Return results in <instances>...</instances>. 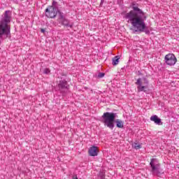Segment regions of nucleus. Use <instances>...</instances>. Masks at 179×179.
<instances>
[{
  "mask_svg": "<svg viewBox=\"0 0 179 179\" xmlns=\"http://www.w3.org/2000/svg\"><path fill=\"white\" fill-rule=\"evenodd\" d=\"M165 62L167 65H176L177 58H176L174 54L169 53L165 56Z\"/></svg>",
  "mask_w": 179,
  "mask_h": 179,
  "instance_id": "obj_7",
  "label": "nucleus"
},
{
  "mask_svg": "<svg viewBox=\"0 0 179 179\" xmlns=\"http://www.w3.org/2000/svg\"><path fill=\"white\" fill-rule=\"evenodd\" d=\"M133 148H134V149H136L137 150L138 149H141V148H142V145H141V144H139L138 143H134L132 144Z\"/></svg>",
  "mask_w": 179,
  "mask_h": 179,
  "instance_id": "obj_14",
  "label": "nucleus"
},
{
  "mask_svg": "<svg viewBox=\"0 0 179 179\" xmlns=\"http://www.w3.org/2000/svg\"><path fill=\"white\" fill-rule=\"evenodd\" d=\"M45 15L46 17H49L50 19H54L57 16V8L53 6H49L45 12Z\"/></svg>",
  "mask_w": 179,
  "mask_h": 179,
  "instance_id": "obj_6",
  "label": "nucleus"
},
{
  "mask_svg": "<svg viewBox=\"0 0 179 179\" xmlns=\"http://www.w3.org/2000/svg\"><path fill=\"white\" fill-rule=\"evenodd\" d=\"M50 72H51V71L50 70V69H45L43 70V73L48 74V73H50Z\"/></svg>",
  "mask_w": 179,
  "mask_h": 179,
  "instance_id": "obj_15",
  "label": "nucleus"
},
{
  "mask_svg": "<svg viewBox=\"0 0 179 179\" xmlns=\"http://www.w3.org/2000/svg\"><path fill=\"white\" fill-rule=\"evenodd\" d=\"M126 19H128V23H130L131 27L130 30H133L134 33H143L146 30V24L145 23V13L139 8L133 6V10L126 13Z\"/></svg>",
  "mask_w": 179,
  "mask_h": 179,
  "instance_id": "obj_1",
  "label": "nucleus"
},
{
  "mask_svg": "<svg viewBox=\"0 0 179 179\" xmlns=\"http://www.w3.org/2000/svg\"><path fill=\"white\" fill-rule=\"evenodd\" d=\"M10 11H6L3 18L0 21V40L8 38L10 34Z\"/></svg>",
  "mask_w": 179,
  "mask_h": 179,
  "instance_id": "obj_2",
  "label": "nucleus"
},
{
  "mask_svg": "<svg viewBox=\"0 0 179 179\" xmlns=\"http://www.w3.org/2000/svg\"><path fill=\"white\" fill-rule=\"evenodd\" d=\"M59 17L57 19V22L62 24V26H65L66 27H71L72 29L73 27V24H69V21L65 18L64 16V13L61 11H58Z\"/></svg>",
  "mask_w": 179,
  "mask_h": 179,
  "instance_id": "obj_5",
  "label": "nucleus"
},
{
  "mask_svg": "<svg viewBox=\"0 0 179 179\" xmlns=\"http://www.w3.org/2000/svg\"><path fill=\"white\" fill-rule=\"evenodd\" d=\"M136 85H137L138 92H144L146 93L149 90V81L145 78H138L136 80Z\"/></svg>",
  "mask_w": 179,
  "mask_h": 179,
  "instance_id": "obj_4",
  "label": "nucleus"
},
{
  "mask_svg": "<svg viewBox=\"0 0 179 179\" xmlns=\"http://www.w3.org/2000/svg\"><path fill=\"white\" fill-rule=\"evenodd\" d=\"M67 86H68V83L65 80L60 81L59 83L58 84L59 89H65L67 87Z\"/></svg>",
  "mask_w": 179,
  "mask_h": 179,
  "instance_id": "obj_11",
  "label": "nucleus"
},
{
  "mask_svg": "<svg viewBox=\"0 0 179 179\" xmlns=\"http://www.w3.org/2000/svg\"><path fill=\"white\" fill-rule=\"evenodd\" d=\"M117 113H104L102 115V122L105 127L114 129V122L115 121V116Z\"/></svg>",
  "mask_w": 179,
  "mask_h": 179,
  "instance_id": "obj_3",
  "label": "nucleus"
},
{
  "mask_svg": "<svg viewBox=\"0 0 179 179\" xmlns=\"http://www.w3.org/2000/svg\"><path fill=\"white\" fill-rule=\"evenodd\" d=\"M88 153L90 156H97V155H99V148H97L96 146H92L90 148Z\"/></svg>",
  "mask_w": 179,
  "mask_h": 179,
  "instance_id": "obj_8",
  "label": "nucleus"
},
{
  "mask_svg": "<svg viewBox=\"0 0 179 179\" xmlns=\"http://www.w3.org/2000/svg\"><path fill=\"white\" fill-rule=\"evenodd\" d=\"M118 62H120V56H116L113 59L112 65L115 66V65H118Z\"/></svg>",
  "mask_w": 179,
  "mask_h": 179,
  "instance_id": "obj_13",
  "label": "nucleus"
},
{
  "mask_svg": "<svg viewBox=\"0 0 179 179\" xmlns=\"http://www.w3.org/2000/svg\"><path fill=\"white\" fill-rule=\"evenodd\" d=\"M41 33H44L45 31V30L44 29H41Z\"/></svg>",
  "mask_w": 179,
  "mask_h": 179,
  "instance_id": "obj_17",
  "label": "nucleus"
},
{
  "mask_svg": "<svg viewBox=\"0 0 179 179\" xmlns=\"http://www.w3.org/2000/svg\"><path fill=\"white\" fill-rule=\"evenodd\" d=\"M101 178H102V179L104 178V176H103L101 177Z\"/></svg>",
  "mask_w": 179,
  "mask_h": 179,
  "instance_id": "obj_18",
  "label": "nucleus"
},
{
  "mask_svg": "<svg viewBox=\"0 0 179 179\" xmlns=\"http://www.w3.org/2000/svg\"><path fill=\"white\" fill-rule=\"evenodd\" d=\"M99 78H103L104 77V73H99V74L98 75Z\"/></svg>",
  "mask_w": 179,
  "mask_h": 179,
  "instance_id": "obj_16",
  "label": "nucleus"
},
{
  "mask_svg": "<svg viewBox=\"0 0 179 179\" xmlns=\"http://www.w3.org/2000/svg\"><path fill=\"white\" fill-rule=\"evenodd\" d=\"M116 127L117 128H124V122L122 120L117 119L115 120Z\"/></svg>",
  "mask_w": 179,
  "mask_h": 179,
  "instance_id": "obj_12",
  "label": "nucleus"
},
{
  "mask_svg": "<svg viewBox=\"0 0 179 179\" xmlns=\"http://www.w3.org/2000/svg\"><path fill=\"white\" fill-rule=\"evenodd\" d=\"M150 164L152 167V171H156L159 169V162L157 159H152Z\"/></svg>",
  "mask_w": 179,
  "mask_h": 179,
  "instance_id": "obj_9",
  "label": "nucleus"
},
{
  "mask_svg": "<svg viewBox=\"0 0 179 179\" xmlns=\"http://www.w3.org/2000/svg\"><path fill=\"white\" fill-rule=\"evenodd\" d=\"M150 121H152L155 124H157V125H160L162 123V119L159 118L156 115L150 117Z\"/></svg>",
  "mask_w": 179,
  "mask_h": 179,
  "instance_id": "obj_10",
  "label": "nucleus"
}]
</instances>
